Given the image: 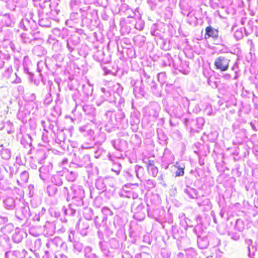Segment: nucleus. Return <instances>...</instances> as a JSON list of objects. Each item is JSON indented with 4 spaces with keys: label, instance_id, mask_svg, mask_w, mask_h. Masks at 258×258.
Wrapping results in <instances>:
<instances>
[{
    "label": "nucleus",
    "instance_id": "1",
    "mask_svg": "<svg viewBox=\"0 0 258 258\" xmlns=\"http://www.w3.org/2000/svg\"><path fill=\"white\" fill-rule=\"evenodd\" d=\"M230 61V59L226 57L220 56L216 58L214 62V65L216 69L224 72L228 69Z\"/></svg>",
    "mask_w": 258,
    "mask_h": 258
},
{
    "label": "nucleus",
    "instance_id": "5",
    "mask_svg": "<svg viewBox=\"0 0 258 258\" xmlns=\"http://www.w3.org/2000/svg\"><path fill=\"white\" fill-rule=\"evenodd\" d=\"M154 160H149L148 161V164L147 165V168L148 170H150V169H153V167H154Z\"/></svg>",
    "mask_w": 258,
    "mask_h": 258
},
{
    "label": "nucleus",
    "instance_id": "3",
    "mask_svg": "<svg viewBox=\"0 0 258 258\" xmlns=\"http://www.w3.org/2000/svg\"><path fill=\"white\" fill-rule=\"evenodd\" d=\"M29 178V175L26 171L23 172L20 176V180L22 182H27Z\"/></svg>",
    "mask_w": 258,
    "mask_h": 258
},
{
    "label": "nucleus",
    "instance_id": "4",
    "mask_svg": "<svg viewBox=\"0 0 258 258\" xmlns=\"http://www.w3.org/2000/svg\"><path fill=\"white\" fill-rule=\"evenodd\" d=\"M177 168V170L175 172V176H181L184 175V167H180L179 166H176Z\"/></svg>",
    "mask_w": 258,
    "mask_h": 258
},
{
    "label": "nucleus",
    "instance_id": "2",
    "mask_svg": "<svg viewBox=\"0 0 258 258\" xmlns=\"http://www.w3.org/2000/svg\"><path fill=\"white\" fill-rule=\"evenodd\" d=\"M206 33L205 38L206 39L212 37L214 39H216L219 36V31L217 29L212 28L211 26H208L205 29Z\"/></svg>",
    "mask_w": 258,
    "mask_h": 258
}]
</instances>
